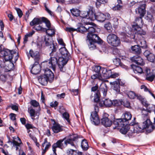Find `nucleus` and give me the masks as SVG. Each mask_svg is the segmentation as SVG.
<instances>
[{
  "label": "nucleus",
  "instance_id": "obj_1",
  "mask_svg": "<svg viewBox=\"0 0 155 155\" xmlns=\"http://www.w3.org/2000/svg\"><path fill=\"white\" fill-rule=\"evenodd\" d=\"M130 125L132 126V128H133L132 132H130L129 130L128 135L130 137H133L135 136V133H139L143 132V130L146 129L148 133L152 132L155 129V126L153 125L149 119H147L143 122L142 126H140L138 123L136 124L135 121V118H134L132 122L130 124Z\"/></svg>",
  "mask_w": 155,
  "mask_h": 155
},
{
  "label": "nucleus",
  "instance_id": "obj_2",
  "mask_svg": "<svg viewBox=\"0 0 155 155\" xmlns=\"http://www.w3.org/2000/svg\"><path fill=\"white\" fill-rule=\"evenodd\" d=\"M78 136L76 134H70L69 136L62 139L58 140L55 143L52 145V150L55 151L57 148L61 149L66 147L68 144H70L72 146L76 147L77 140Z\"/></svg>",
  "mask_w": 155,
  "mask_h": 155
},
{
  "label": "nucleus",
  "instance_id": "obj_3",
  "mask_svg": "<svg viewBox=\"0 0 155 155\" xmlns=\"http://www.w3.org/2000/svg\"><path fill=\"white\" fill-rule=\"evenodd\" d=\"M44 22L45 24L47 27H49L50 25V21L46 18L42 17L38 18H35L30 23V25L31 26L35 25L34 28L37 31H44V29L46 30V29L43 28L39 24H41Z\"/></svg>",
  "mask_w": 155,
  "mask_h": 155
},
{
  "label": "nucleus",
  "instance_id": "obj_4",
  "mask_svg": "<svg viewBox=\"0 0 155 155\" xmlns=\"http://www.w3.org/2000/svg\"><path fill=\"white\" fill-rule=\"evenodd\" d=\"M90 13L91 14L90 16L91 21L96 20L98 21L103 22L105 20H108L110 18V15L108 13L103 14L101 12H98L95 14L94 12L93 14L91 11L90 12Z\"/></svg>",
  "mask_w": 155,
  "mask_h": 155
},
{
  "label": "nucleus",
  "instance_id": "obj_5",
  "mask_svg": "<svg viewBox=\"0 0 155 155\" xmlns=\"http://www.w3.org/2000/svg\"><path fill=\"white\" fill-rule=\"evenodd\" d=\"M56 54V52L55 53L53 54V56H51V58L48 62L49 65L48 66L49 68H51L53 70H54L55 69L56 65L58 64L60 68V70L61 71H63V67L66 64H64V62H63V64H60V62L59 61V58L57 56H55Z\"/></svg>",
  "mask_w": 155,
  "mask_h": 155
},
{
  "label": "nucleus",
  "instance_id": "obj_6",
  "mask_svg": "<svg viewBox=\"0 0 155 155\" xmlns=\"http://www.w3.org/2000/svg\"><path fill=\"white\" fill-rule=\"evenodd\" d=\"M107 41L109 45L114 47L118 46L120 44L119 38L117 35L112 33L108 35Z\"/></svg>",
  "mask_w": 155,
  "mask_h": 155
},
{
  "label": "nucleus",
  "instance_id": "obj_7",
  "mask_svg": "<svg viewBox=\"0 0 155 155\" xmlns=\"http://www.w3.org/2000/svg\"><path fill=\"white\" fill-rule=\"evenodd\" d=\"M59 50L62 56L59 57L60 64H63V62H64V64H66L69 59L70 54L65 47H61Z\"/></svg>",
  "mask_w": 155,
  "mask_h": 155
},
{
  "label": "nucleus",
  "instance_id": "obj_8",
  "mask_svg": "<svg viewBox=\"0 0 155 155\" xmlns=\"http://www.w3.org/2000/svg\"><path fill=\"white\" fill-rule=\"evenodd\" d=\"M0 53L3 55L5 61H10L13 58V54L10 51L4 48L2 45H0Z\"/></svg>",
  "mask_w": 155,
  "mask_h": 155
},
{
  "label": "nucleus",
  "instance_id": "obj_9",
  "mask_svg": "<svg viewBox=\"0 0 155 155\" xmlns=\"http://www.w3.org/2000/svg\"><path fill=\"white\" fill-rule=\"evenodd\" d=\"M44 40L46 46H50L49 50L51 51V52L50 53V56H53V54L55 53L56 51V46L53 44L52 41L51 37H49L48 36H45Z\"/></svg>",
  "mask_w": 155,
  "mask_h": 155
},
{
  "label": "nucleus",
  "instance_id": "obj_10",
  "mask_svg": "<svg viewBox=\"0 0 155 155\" xmlns=\"http://www.w3.org/2000/svg\"><path fill=\"white\" fill-rule=\"evenodd\" d=\"M84 23L86 25H89L90 26L87 27V31L88 32V33L90 34L98 33L100 31V29L97 28L96 25L92 22H84Z\"/></svg>",
  "mask_w": 155,
  "mask_h": 155
},
{
  "label": "nucleus",
  "instance_id": "obj_11",
  "mask_svg": "<svg viewBox=\"0 0 155 155\" xmlns=\"http://www.w3.org/2000/svg\"><path fill=\"white\" fill-rule=\"evenodd\" d=\"M87 38L89 41H93V42H97L100 44L102 42V40L98 36L97 34L95 33L91 34L88 33Z\"/></svg>",
  "mask_w": 155,
  "mask_h": 155
},
{
  "label": "nucleus",
  "instance_id": "obj_12",
  "mask_svg": "<svg viewBox=\"0 0 155 155\" xmlns=\"http://www.w3.org/2000/svg\"><path fill=\"white\" fill-rule=\"evenodd\" d=\"M108 116L107 114L104 113L101 120V124L106 127H110L112 124V120L108 118Z\"/></svg>",
  "mask_w": 155,
  "mask_h": 155
},
{
  "label": "nucleus",
  "instance_id": "obj_13",
  "mask_svg": "<svg viewBox=\"0 0 155 155\" xmlns=\"http://www.w3.org/2000/svg\"><path fill=\"white\" fill-rule=\"evenodd\" d=\"M90 119L92 124L96 126L100 124V119L96 112H92L91 113Z\"/></svg>",
  "mask_w": 155,
  "mask_h": 155
},
{
  "label": "nucleus",
  "instance_id": "obj_14",
  "mask_svg": "<svg viewBox=\"0 0 155 155\" xmlns=\"http://www.w3.org/2000/svg\"><path fill=\"white\" fill-rule=\"evenodd\" d=\"M146 4L144 3H140L137 8L135 9V12L137 14H140V16L143 17L146 13Z\"/></svg>",
  "mask_w": 155,
  "mask_h": 155
},
{
  "label": "nucleus",
  "instance_id": "obj_15",
  "mask_svg": "<svg viewBox=\"0 0 155 155\" xmlns=\"http://www.w3.org/2000/svg\"><path fill=\"white\" fill-rule=\"evenodd\" d=\"M40 66L38 60L35 61L31 70V72L34 74H37L40 71Z\"/></svg>",
  "mask_w": 155,
  "mask_h": 155
},
{
  "label": "nucleus",
  "instance_id": "obj_16",
  "mask_svg": "<svg viewBox=\"0 0 155 155\" xmlns=\"http://www.w3.org/2000/svg\"><path fill=\"white\" fill-rule=\"evenodd\" d=\"M132 62L138 65H143L144 64L143 60L140 56H135L130 58Z\"/></svg>",
  "mask_w": 155,
  "mask_h": 155
},
{
  "label": "nucleus",
  "instance_id": "obj_17",
  "mask_svg": "<svg viewBox=\"0 0 155 155\" xmlns=\"http://www.w3.org/2000/svg\"><path fill=\"white\" fill-rule=\"evenodd\" d=\"M91 11L92 12V13L93 14L94 11L93 9L91 8L88 11H83L81 12V16L82 18L84 21L87 19H89L91 20V18L90 16L91 14L90 13V12Z\"/></svg>",
  "mask_w": 155,
  "mask_h": 155
},
{
  "label": "nucleus",
  "instance_id": "obj_18",
  "mask_svg": "<svg viewBox=\"0 0 155 155\" xmlns=\"http://www.w3.org/2000/svg\"><path fill=\"white\" fill-rule=\"evenodd\" d=\"M44 75L48 80V81L51 83L54 79V74L52 71L49 69L47 68L45 70Z\"/></svg>",
  "mask_w": 155,
  "mask_h": 155
},
{
  "label": "nucleus",
  "instance_id": "obj_19",
  "mask_svg": "<svg viewBox=\"0 0 155 155\" xmlns=\"http://www.w3.org/2000/svg\"><path fill=\"white\" fill-rule=\"evenodd\" d=\"M28 111L32 119H38L39 118V114L38 113L36 112L35 109L31 106L28 108Z\"/></svg>",
  "mask_w": 155,
  "mask_h": 155
},
{
  "label": "nucleus",
  "instance_id": "obj_20",
  "mask_svg": "<svg viewBox=\"0 0 155 155\" xmlns=\"http://www.w3.org/2000/svg\"><path fill=\"white\" fill-rule=\"evenodd\" d=\"M112 105V101L109 99H105L104 100L100 101L99 105L101 107L104 106L106 107H110Z\"/></svg>",
  "mask_w": 155,
  "mask_h": 155
},
{
  "label": "nucleus",
  "instance_id": "obj_21",
  "mask_svg": "<svg viewBox=\"0 0 155 155\" xmlns=\"http://www.w3.org/2000/svg\"><path fill=\"white\" fill-rule=\"evenodd\" d=\"M144 72L146 76V79L150 81H152L154 79V74L151 72L150 69L146 68Z\"/></svg>",
  "mask_w": 155,
  "mask_h": 155
},
{
  "label": "nucleus",
  "instance_id": "obj_22",
  "mask_svg": "<svg viewBox=\"0 0 155 155\" xmlns=\"http://www.w3.org/2000/svg\"><path fill=\"white\" fill-rule=\"evenodd\" d=\"M111 70H107V69L102 68L100 75L103 76L104 78H107L110 77V74Z\"/></svg>",
  "mask_w": 155,
  "mask_h": 155
},
{
  "label": "nucleus",
  "instance_id": "obj_23",
  "mask_svg": "<svg viewBox=\"0 0 155 155\" xmlns=\"http://www.w3.org/2000/svg\"><path fill=\"white\" fill-rule=\"evenodd\" d=\"M120 79H118L117 81L113 82H110V84L112 85V87H113V89L117 93L120 92V87L119 85L120 84Z\"/></svg>",
  "mask_w": 155,
  "mask_h": 155
},
{
  "label": "nucleus",
  "instance_id": "obj_24",
  "mask_svg": "<svg viewBox=\"0 0 155 155\" xmlns=\"http://www.w3.org/2000/svg\"><path fill=\"white\" fill-rule=\"evenodd\" d=\"M113 124L115 126L113 127L114 129H118L120 127H123L125 125L123 122L122 119L121 118L115 119L113 121Z\"/></svg>",
  "mask_w": 155,
  "mask_h": 155
},
{
  "label": "nucleus",
  "instance_id": "obj_25",
  "mask_svg": "<svg viewBox=\"0 0 155 155\" xmlns=\"http://www.w3.org/2000/svg\"><path fill=\"white\" fill-rule=\"evenodd\" d=\"M134 31L135 35L134 36V38H135L137 35L138 36H141L142 35H144L146 33L145 31L141 29L140 27H138L137 28L134 27V28L133 29Z\"/></svg>",
  "mask_w": 155,
  "mask_h": 155
},
{
  "label": "nucleus",
  "instance_id": "obj_26",
  "mask_svg": "<svg viewBox=\"0 0 155 155\" xmlns=\"http://www.w3.org/2000/svg\"><path fill=\"white\" fill-rule=\"evenodd\" d=\"M132 115L130 112H126L122 115L121 119H122L123 122L124 123V122H126V123L125 124H128L127 123V121L131 120L132 118Z\"/></svg>",
  "mask_w": 155,
  "mask_h": 155
},
{
  "label": "nucleus",
  "instance_id": "obj_27",
  "mask_svg": "<svg viewBox=\"0 0 155 155\" xmlns=\"http://www.w3.org/2000/svg\"><path fill=\"white\" fill-rule=\"evenodd\" d=\"M51 128L53 132L55 133H58L63 130L62 126L55 122Z\"/></svg>",
  "mask_w": 155,
  "mask_h": 155
},
{
  "label": "nucleus",
  "instance_id": "obj_28",
  "mask_svg": "<svg viewBox=\"0 0 155 155\" xmlns=\"http://www.w3.org/2000/svg\"><path fill=\"white\" fill-rule=\"evenodd\" d=\"M143 17L140 16L137 17L135 20V25H132L133 29L134 28V27L137 28L138 27H140L143 25V22L142 19Z\"/></svg>",
  "mask_w": 155,
  "mask_h": 155
},
{
  "label": "nucleus",
  "instance_id": "obj_29",
  "mask_svg": "<svg viewBox=\"0 0 155 155\" xmlns=\"http://www.w3.org/2000/svg\"><path fill=\"white\" fill-rule=\"evenodd\" d=\"M107 87L106 84L104 82H102L100 87V92L103 94L104 97L106 96L107 91Z\"/></svg>",
  "mask_w": 155,
  "mask_h": 155
},
{
  "label": "nucleus",
  "instance_id": "obj_30",
  "mask_svg": "<svg viewBox=\"0 0 155 155\" xmlns=\"http://www.w3.org/2000/svg\"><path fill=\"white\" fill-rule=\"evenodd\" d=\"M38 80L40 83L42 85H45L47 84L48 80L45 75H41L38 78Z\"/></svg>",
  "mask_w": 155,
  "mask_h": 155
},
{
  "label": "nucleus",
  "instance_id": "obj_31",
  "mask_svg": "<svg viewBox=\"0 0 155 155\" xmlns=\"http://www.w3.org/2000/svg\"><path fill=\"white\" fill-rule=\"evenodd\" d=\"M19 142H18L15 140H13L10 142L13 144V147H15V150L17 151L19 149V147H20L21 144H22L21 139L19 137H18Z\"/></svg>",
  "mask_w": 155,
  "mask_h": 155
},
{
  "label": "nucleus",
  "instance_id": "obj_32",
  "mask_svg": "<svg viewBox=\"0 0 155 155\" xmlns=\"http://www.w3.org/2000/svg\"><path fill=\"white\" fill-rule=\"evenodd\" d=\"M131 48L132 52L135 54H139L141 53V49L138 45L132 46Z\"/></svg>",
  "mask_w": 155,
  "mask_h": 155
},
{
  "label": "nucleus",
  "instance_id": "obj_33",
  "mask_svg": "<svg viewBox=\"0 0 155 155\" xmlns=\"http://www.w3.org/2000/svg\"><path fill=\"white\" fill-rule=\"evenodd\" d=\"M137 43L139 46L143 48H147V46L146 44V42L144 39L142 38L138 40L137 41Z\"/></svg>",
  "mask_w": 155,
  "mask_h": 155
},
{
  "label": "nucleus",
  "instance_id": "obj_34",
  "mask_svg": "<svg viewBox=\"0 0 155 155\" xmlns=\"http://www.w3.org/2000/svg\"><path fill=\"white\" fill-rule=\"evenodd\" d=\"M67 153L68 155H84L82 152L72 149L68 150Z\"/></svg>",
  "mask_w": 155,
  "mask_h": 155
},
{
  "label": "nucleus",
  "instance_id": "obj_35",
  "mask_svg": "<svg viewBox=\"0 0 155 155\" xmlns=\"http://www.w3.org/2000/svg\"><path fill=\"white\" fill-rule=\"evenodd\" d=\"M30 103L31 105L34 107H38V110L40 111L41 110V107L38 102L35 100H31Z\"/></svg>",
  "mask_w": 155,
  "mask_h": 155
},
{
  "label": "nucleus",
  "instance_id": "obj_36",
  "mask_svg": "<svg viewBox=\"0 0 155 155\" xmlns=\"http://www.w3.org/2000/svg\"><path fill=\"white\" fill-rule=\"evenodd\" d=\"M132 67L134 72L135 73L141 74L143 72L142 68L140 67L133 65Z\"/></svg>",
  "mask_w": 155,
  "mask_h": 155
},
{
  "label": "nucleus",
  "instance_id": "obj_37",
  "mask_svg": "<svg viewBox=\"0 0 155 155\" xmlns=\"http://www.w3.org/2000/svg\"><path fill=\"white\" fill-rule=\"evenodd\" d=\"M46 30V33L49 36H51L55 34V30L54 28L51 27V25Z\"/></svg>",
  "mask_w": 155,
  "mask_h": 155
},
{
  "label": "nucleus",
  "instance_id": "obj_38",
  "mask_svg": "<svg viewBox=\"0 0 155 155\" xmlns=\"http://www.w3.org/2000/svg\"><path fill=\"white\" fill-rule=\"evenodd\" d=\"M100 93L98 91H97L94 94V97L93 96H91V99L93 98L94 101L95 102H97L100 101Z\"/></svg>",
  "mask_w": 155,
  "mask_h": 155
},
{
  "label": "nucleus",
  "instance_id": "obj_39",
  "mask_svg": "<svg viewBox=\"0 0 155 155\" xmlns=\"http://www.w3.org/2000/svg\"><path fill=\"white\" fill-rule=\"evenodd\" d=\"M81 146L82 149L84 151H86L88 149V144L87 141L85 139L83 140H82Z\"/></svg>",
  "mask_w": 155,
  "mask_h": 155
},
{
  "label": "nucleus",
  "instance_id": "obj_40",
  "mask_svg": "<svg viewBox=\"0 0 155 155\" xmlns=\"http://www.w3.org/2000/svg\"><path fill=\"white\" fill-rule=\"evenodd\" d=\"M137 98V99L139 100H140L141 102V103L144 106H147V101H146V99L143 98V97L140 95V94H137L136 95V97Z\"/></svg>",
  "mask_w": 155,
  "mask_h": 155
},
{
  "label": "nucleus",
  "instance_id": "obj_41",
  "mask_svg": "<svg viewBox=\"0 0 155 155\" xmlns=\"http://www.w3.org/2000/svg\"><path fill=\"white\" fill-rule=\"evenodd\" d=\"M29 54L32 58L37 59L38 58L39 53L38 52L35 51L34 52L32 50H30L29 51Z\"/></svg>",
  "mask_w": 155,
  "mask_h": 155
},
{
  "label": "nucleus",
  "instance_id": "obj_42",
  "mask_svg": "<svg viewBox=\"0 0 155 155\" xmlns=\"http://www.w3.org/2000/svg\"><path fill=\"white\" fill-rule=\"evenodd\" d=\"M51 146V144L49 142H48L47 139L46 138L44 140V143L42 144V146L44 147L45 146V149L48 150Z\"/></svg>",
  "mask_w": 155,
  "mask_h": 155
},
{
  "label": "nucleus",
  "instance_id": "obj_43",
  "mask_svg": "<svg viewBox=\"0 0 155 155\" xmlns=\"http://www.w3.org/2000/svg\"><path fill=\"white\" fill-rule=\"evenodd\" d=\"M87 27H84L81 26L79 27L76 28V31L81 33L87 32Z\"/></svg>",
  "mask_w": 155,
  "mask_h": 155
},
{
  "label": "nucleus",
  "instance_id": "obj_44",
  "mask_svg": "<svg viewBox=\"0 0 155 155\" xmlns=\"http://www.w3.org/2000/svg\"><path fill=\"white\" fill-rule=\"evenodd\" d=\"M113 62L116 65H120L124 68H126L127 67L126 66L124 65H123V66H122V64L121 63L120 61L119 58H116L115 59H114Z\"/></svg>",
  "mask_w": 155,
  "mask_h": 155
},
{
  "label": "nucleus",
  "instance_id": "obj_45",
  "mask_svg": "<svg viewBox=\"0 0 155 155\" xmlns=\"http://www.w3.org/2000/svg\"><path fill=\"white\" fill-rule=\"evenodd\" d=\"M71 12L73 15L76 17L80 15V11L77 9L73 8L71 10Z\"/></svg>",
  "mask_w": 155,
  "mask_h": 155
},
{
  "label": "nucleus",
  "instance_id": "obj_46",
  "mask_svg": "<svg viewBox=\"0 0 155 155\" xmlns=\"http://www.w3.org/2000/svg\"><path fill=\"white\" fill-rule=\"evenodd\" d=\"M147 106H145L146 107L147 110L149 113H151L152 111H154L155 109V105H153L148 104L147 103Z\"/></svg>",
  "mask_w": 155,
  "mask_h": 155
},
{
  "label": "nucleus",
  "instance_id": "obj_47",
  "mask_svg": "<svg viewBox=\"0 0 155 155\" xmlns=\"http://www.w3.org/2000/svg\"><path fill=\"white\" fill-rule=\"evenodd\" d=\"M126 94L130 99H134L136 97V94L134 91H128L127 92Z\"/></svg>",
  "mask_w": 155,
  "mask_h": 155
},
{
  "label": "nucleus",
  "instance_id": "obj_48",
  "mask_svg": "<svg viewBox=\"0 0 155 155\" xmlns=\"http://www.w3.org/2000/svg\"><path fill=\"white\" fill-rule=\"evenodd\" d=\"M107 2V0H97L96 5L97 8L100 7L101 4H104Z\"/></svg>",
  "mask_w": 155,
  "mask_h": 155
},
{
  "label": "nucleus",
  "instance_id": "obj_49",
  "mask_svg": "<svg viewBox=\"0 0 155 155\" xmlns=\"http://www.w3.org/2000/svg\"><path fill=\"white\" fill-rule=\"evenodd\" d=\"M62 117L66 120L68 123L70 124V121L69 120V115L68 113L65 112L62 114Z\"/></svg>",
  "mask_w": 155,
  "mask_h": 155
},
{
  "label": "nucleus",
  "instance_id": "obj_50",
  "mask_svg": "<svg viewBox=\"0 0 155 155\" xmlns=\"http://www.w3.org/2000/svg\"><path fill=\"white\" fill-rule=\"evenodd\" d=\"M122 104V102L120 100H114L112 101V105L114 106H117Z\"/></svg>",
  "mask_w": 155,
  "mask_h": 155
},
{
  "label": "nucleus",
  "instance_id": "obj_51",
  "mask_svg": "<svg viewBox=\"0 0 155 155\" xmlns=\"http://www.w3.org/2000/svg\"><path fill=\"white\" fill-rule=\"evenodd\" d=\"M147 58L149 61L153 62L155 61V56L153 54L151 53L147 57Z\"/></svg>",
  "mask_w": 155,
  "mask_h": 155
},
{
  "label": "nucleus",
  "instance_id": "obj_52",
  "mask_svg": "<svg viewBox=\"0 0 155 155\" xmlns=\"http://www.w3.org/2000/svg\"><path fill=\"white\" fill-rule=\"evenodd\" d=\"M148 12L147 15L145 17V19L149 22H151L152 21L153 17L151 14Z\"/></svg>",
  "mask_w": 155,
  "mask_h": 155
},
{
  "label": "nucleus",
  "instance_id": "obj_53",
  "mask_svg": "<svg viewBox=\"0 0 155 155\" xmlns=\"http://www.w3.org/2000/svg\"><path fill=\"white\" fill-rule=\"evenodd\" d=\"M99 44L100 45H99L98 47L99 51L101 52H105L106 50L105 45H101L100 43Z\"/></svg>",
  "mask_w": 155,
  "mask_h": 155
},
{
  "label": "nucleus",
  "instance_id": "obj_54",
  "mask_svg": "<svg viewBox=\"0 0 155 155\" xmlns=\"http://www.w3.org/2000/svg\"><path fill=\"white\" fill-rule=\"evenodd\" d=\"M90 43L88 45L89 48L91 50H93L96 48V43L97 42H93V41H89Z\"/></svg>",
  "mask_w": 155,
  "mask_h": 155
},
{
  "label": "nucleus",
  "instance_id": "obj_55",
  "mask_svg": "<svg viewBox=\"0 0 155 155\" xmlns=\"http://www.w3.org/2000/svg\"><path fill=\"white\" fill-rule=\"evenodd\" d=\"M104 27L109 32H110L112 31V28L110 23H107L105 24Z\"/></svg>",
  "mask_w": 155,
  "mask_h": 155
},
{
  "label": "nucleus",
  "instance_id": "obj_56",
  "mask_svg": "<svg viewBox=\"0 0 155 155\" xmlns=\"http://www.w3.org/2000/svg\"><path fill=\"white\" fill-rule=\"evenodd\" d=\"M57 40L59 45L63 47H65V44L64 43L62 39L60 37H58L57 38Z\"/></svg>",
  "mask_w": 155,
  "mask_h": 155
},
{
  "label": "nucleus",
  "instance_id": "obj_57",
  "mask_svg": "<svg viewBox=\"0 0 155 155\" xmlns=\"http://www.w3.org/2000/svg\"><path fill=\"white\" fill-rule=\"evenodd\" d=\"M15 9L17 11L18 17L20 18H21L23 15V13L21 9L16 7L15 8Z\"/></svg>",
  "mask_w": 155,
  "mask_h": 155
},
{
  "label": "nucleus",
  "instance_id": "obj_58",
  "mask_svg": "<svg viewBox=\"0 0 155 155\" xmlns=\"http://www.w3.org/2000/svg\"><path fill=\"white\" fill-rule=\"evenodd\" d=\"M102 67L99 66H95L94 68V71L97 73L99 74H100L101 71Z\"/></svg>",
  "mask_w": 155,
  "mask_h": 155
},
{
  "label": "nucleus",
  "instance_id": "obj_59",
  "mask_svg": "<svg viewBox=\"0 0 155 155\" xmlns=\"http://www.w3.org/2000/svg\"><path fill=\"white\" fill-rule=\"evenodd\" d=\"M122 8V6L120 5L117 4L113 8L114 10H119Z\"/></svg>",
  "mask_w": 155,
  "mask_h": 155
},
{
  "label": "nucleus",
  "instance_id": "obj_60",
  "mask_svg": "<svg viewBox=\"0 0 155 155\" xmlns=\"http://www.w3.org/2000/svg\"><path fill=\"white\" fill-rule=\"evenodd\" d=\"M44 6L45 8V10L51 16L52 15L53 13L48 8L47 6L46 3H44Z\"/></svg>",
  "mask_w": 155,
  "mask_h": 155
},
{
  "label": "nucleus",
  "instance_id": "obj_61",
  "mask_svg": "<svg viewBox=\"0 0 155 155\" xmlns=\"http://www.w3.org/2000/svg\"><path fill=\"white\" fill-rule=\"evenodd\" d=\"M126 125V124L123 126L122 127H121V128H118V129H120V131L121 133L122 134H125L127 133V130L125 129H124V126Z\"/></svg>",
  "mask_w": 155,
  "mask_h": 155
},
{
  "label": "nucleus",
  "instance_id": "obj_62",
  "mask_svg": "<svg viewBox=\"0 0 155 155\" xmlns=\"http://www.w3.org/2000/svg\"><path fill=\"white\" fill-rule=\"evenodd\" d=\"M58 104V102L57 101H55L54 102H52L51 103L50 105L51 107H54V109H56Z\"/></svg>",
  "mask_w": 155,
  "mask_h": 155
},
{
  "label": "nucleus",
  "instance_id": "obj_63",
  "mask_svg": "<svg viewBox=\"0 0 155 155\" xmlns=\"http://www.w3.org/2000/svg\"><path fill=\"white\" fill-rule=\"evenodd\" d=\"M65 30L71 33L74 31H76V28L67 27L66 28Z\"/></svg>",
  "mask_w": 155,
  "mask_h": 155
},
{
  "label": "nucleus",
  "instance_id": "obj_64",
  "mask_svg": "<svg viewBox=\"0 0 155 155\" xmlns=\"http://www.w3.org/2000/svg\"><path fill=\"white\" fill-rule=\"evenodd\" d=\"M151 51L149 49L145 51L143 53V54L144 56H145L147 58V57H148L149 55H150V54H151Z\"/></svg>",
  "mask_w": 155,
  "mask_h": 155
}]
</instances>
